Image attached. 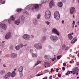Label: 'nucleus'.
I'll list each match as a JSON object with an SVG mask.
<instances>
[{
    "mask_svg": "<svg viewBox=\"0 0 79 79\" xmlns=\"http://www.w3.org/2000/svg\"><path fill=\"white\" fill-rule=\"evenodd\" d=\"M54 17L56 19H60V15L59 12L56 11L54 14Z\"/></svg>",
    "mask_w": 79,
    "mask_h": 79,
    "instance_id": "1",
    "label": "nucleus"
},
{
    "mask_svg": "<svg viewBox=\"0 0 79 79\" xmlns=\"http://www.w3.org/2000/svg\"><path fill=\"white\" fill-rule=\"evenodd\" d=\"M34 47L38 50H39V49H41L42 48V45L40 43H37L35 44Z\"/></svg>",
    "mask_w": 79,
    "mask_h": 79,
    "instance_id": "2",
    "label": "nucleus"
},
{
    "mask_svg": "<svg viewBox=\"0 0 79 79\" xmlns=\"http://www.w3.org/2000/svg\"><path fill=\"white\" fill-rule=\"evenodd\" d=\"M35 10L36 11H38L40 10V7L39 6L38 4H34L33 7L32 8V10Z\"/></svg>",
    "mask_w": 79,
    "mask_h": 79,
    "instance_id": "3",
    "label": "nucleus"
},
{
    "mask_svg": "<svg viewBox=\"0 0 79 79\" xmlns=\"http://www.w3.org/2000/svg\"><path fill=\"white\" fill-rule=\"evenodd\" d=\"M51 16V12L49 11H47L45 13V18L47 19H49Z\"/></svg>",
    "mask_w": 79,
    "mask_h": 79,
    "instance_id": "4",
    "label": "nucleus"
},
{
    "mask_svg": "<svg viewBox=\"0 0 79 79\" xmlns=\"http://www.w3.org/2000/svg\"><path fill=\"white\" fill-rule=\"evenodd\" d=\"M79 69L77 67H75L74 68L73 70V74L74 75L75 74H76L77 73H78L79 72Z\"/></svg>",
    "mask_w": 79,
    "mask_h": 79,
    "instance_id": "5",
    "label": "nucleus"
},
{
    "mask_svg": "<svg viewBox=\"0 0 79 79\" xmlns=\"http://www.w3.org/2000/svg\"><path fill=\"white\" fill-rule=\"evenodd\" d=\"M11 37V33L9 32L7 33L6 35L5 38L6 39H9L10 37Z\"/></svg>",
    "mask_w": 79,
    "mask_h": 79,
    "instance_id": "6",
    "label": "nucleus"
},
{
    "mask_svg": "<svg viewBox=\"0 0 79 79\" xmlns=\"http://www.w3.org/2000/svg\"><path fill=\"white\" fill-rule=\"evenodd\" d=\"M15 19V17H13V16H11L10 17V19L8 20V22L9 24H11V21H14Z\"/></svg>",
    "mask_w": 79,
    "mask_h": 79,
    "instance_id": "7",
    "label": "nucleus"
},
{
    "mask_svg": "<svg viewBox=\"0 0 79 79\" xmlns=\"http://www.w3.org/2000/svg\"><path fill=\"white\" fill-rule=\"evenodd\" d=\"M10 76H11V73L9 72L4 75V79H7L8 77H10Z\"/></svg>",
    "mask_w": 79,
    "mask_h": 79,
    "instance_id": "8",
    "label": "nucleus"
},
{
    "mask_svg": "<svg viewBox=\"0 0 79 79\" xmlns=\"http://www.w3.org/2000/svg\"><path fill=\"white\" fill-rule=\"evenodd\" d=\"M52 32L53 33H54V34H57V35H60V32L58 31H57V30L55 28H53L52 29Z\"/></svg>",
    "mask_w": 79,
    "mask_h": 79,
    "instance_id": "9",
    "label": "nucleus"
},
{
    "mask_svg": "<svg viewBox=\"0 0 79 79\" xmlns=\"http://www.w3.org/2000/svg\"><path fill=\"white\" fill-rule=\"evenodd\" d=\"M1 27L3 29L6 30V25L5 24V23H1L0 25Z\"/></svg>",
    "mask_w": 79,
    "mask_h": 79,
    "instance_id": "10",
    "label": "nucleus"
},
{
    "mask_svg": "<svg viewBox=\"0 0 79 79\" xmlns=\"http://www.w3.org/2000/svg\"><path fill=\"white\" fill-rule=\"evenodd\" d=\"M70 12L71 14H73V13H74L76 12V10L75 9V8L73 7H72L70 10Z\"/></svg>",
    "mask_w": 79,
    "mask_h": 79,
    "instance_id": "11",
    "label": "nucleus"
},
{
    "mask_svg": "<svg viewBox=\"0 0 79 79\" xmlns=\"http://www.w3.org/2000/svg\"><path fill=\"white\" fill-rule=\"evenodd\" d=\"M20 45V46L18 45V46H17L15 47V48H16V50H19L20 49V47H21V48H22V47H23V46H26V45H24L23 46L22 44H21Z\"/></svg>",
    "mask_w": 79,
    "mask_h": 79,
    "instance_id": "12",
    "label": "nucleus"
},
{
    "mask_svg": "<svg viewBox=\"0 0 79 79\" xmlns=\"http://www.w3.org/2000/svg\"><path fill=\"white\" fill-rule=\"evenodd\" d=\"M30 38V36H29V35H27V34H25L23 36V38L25 39V40H27V39H29Z\"/></svg>",
    "mask_w": 79,
    "mask_h": 79,
    "instance_id": "13",
    "label": "nucleus"
},
{
    "mask_svg": "<svg viewBox=\"0 0 79 79\" xmlns=\"http://www.w3.org/2000/svg\"><path fill=\"white\" fill-rule=\"evenodd\" d=\"M54 6H55V4H54V2H53V1L52 0L49 3V7L50 8H52Z\"/></svg>",
    "mask_w": 79,
    "mask_h": 79,
    "instance_id": "14",
    "label": "nucleus"
},
{
    "mask_svg": "<svg viewBox=\"0 0 79 79\" xmlns=\"http://www.w3.org/2000/svg\"><path fill=\"white\" fill-rule=\"evenodd\" d=\"M51 38H52L53 41L54 40H58V38L56 37V36H55L54 37L53 36H51Z\"/></svg>",
    "mask_w": 79,
    "mask_h": 79,
    "instance_id": "15",
    "label": "nucleus"
},
{
    "mask_svg": "<svg viewBox=\"0 0 79 79\" xmlns=\"http://www.w3.org/2000/svg\"><path fill=\"white\" fill-rule=\"evenodd\" d=\"M71 35H72V33H70L68 35V38L69 39H70V40H71V39L73 38V37Z\"/></svg>",
    "mask_w": 79,
    "mask_h": 79,
    "instance_id": "16",
    "label": "nucleus"
},
{
    "mask_svg": "<svg viewBox=\"0 0 79 79\" xmlns=\"http://www.w3.org/2000/svg\"><path fill=\"white\" fill-rule=\"evenodd\" d=\"M15 23L17 24V25H19V23H20V20H17L15 21Z\"/></svg>",
    "mask_w": 79,
    "mask_h": 79,
    "instance_id": "17",
    "label": "nucleus"
},
{
    "mask_svg": "<svg viewBox=\"0 0 79 79\" xmlns=\"http://www.w3.org/2000/svg\"><path fill=\"white\" fill-rule=\"evenodd\" d=\"M19 72H23V67H20L19 69Z\"/></svg>",
    "mask_w": 79,
    "mask_h": 79,
    "instance_id": "18",
    "label": "nucleus"
},
{
    "mask_svg": "<svg viewBox=\"0 0 79 79\" xmlns=\"http://www.w3.org/2000/svg\"><path fill=\"white\" fill-rule=\"evenodd\" d=\"M57 5L59 7H62L63 6V3H62V2H59Z\"/></svg>",
    "mask_w": 79,
    "mask_h": 79,
    "instance_id": "19",
    "label": "nucleus"
},
{
    "mask_svg": "<svg viewBox=\"0 0 79 79\" xmlns=\"http://www.w3.org/2000/svg\"><path fill=\"white\" fill-rule=\"evenodd\" d=\"M15 75H16V72H15V71H13L12 73L11 77H15Z\"/></svg>",
    "mask_w": 79,
    "mask_h": 79,
    "instance_id": "20",
    "label": "nucleus"
},
{
    "mask_svg": "<svg viewBox=\"0 0 79 79\" xmlns=\"http://www.w3.org/2000/svg\"><path fill=\"white\" fill-rule=\"evenodd\" d=\"M16 56H17L16 54L14 53H12V54H11V57L13 58H15V57H16Z\"/></svg>",
    "mask_w": 79,
    "mask_h": 79,
    "instance_id": "21",
    "label": "nucleus"
},
{
    "mask_svg": "<svg viewBox=\"0 0 79 79\" xmlns=\"http://www.w3.org/2000/svg\"><path fill=\"white\" fill-rule=\"evenodd\" d=\"M76 41H77V40L76 38H74L73 40L72 41V44H73V43H75L76 42Z\"/></svg>",
    "mask_w": 79,
    "mask_h": 79,
    "instance_id": "22",
    "label": "nucleus"
},
{
    "mask_svg": "<svg viewBox=\"0 0 79 79\" xmlns=\"http://www.w3.org/2000/svg\"><path fill=\"white\" fill-rule=\"evenodd\" d=\"M65 48H66V45L64 44H63L62 47V49L63 50L65 49Z\"/></svg>",
    "mask_w": 79,
    "mask_h": 79,
    "instance_id": "23",
    "label": "nucleus"
},
{
    "mask_svg": "<svg viewBox=\"0 0 79 79\" xmlns=\"http://www.w3.org/2000/svg\"><path fill=\"white\" fill-rule=\"evenodd\" d=\"M73 73V71H69L67 72L66 73V75H69V74H71Z\"/></svg>",
    "mask_w": 79,
    "mask_h": 79,
    "instance_id": "24",
    "label": "nucleus"
},
{
    "mask_svg": "<svg viewBox=\"0 0 79 79\" xmlns=\"http://www.w3.org/2000/svg\"><path fill=\"white\" fill-rule=\"evenodd\" d=\"M21 11H22V9L21 8L18 9L17 10V12H18V13H19V12H21Z\"/></svg>",
    "mask_w": 79,
    "mask_h": 79,
    "instance_id": "25",
    "label": "nucleus"
},
{
    "mask_svg": "<svg viewBox=\"0 0 79 79\" xmlns=\"http://www.w3.org/2000/svg\"><path fill=\"white\" fill-rule=\"evenodd\" d=\"M41 62H42V61H41L40 60L38 61L37 63V64H35V66H37V65H38V64H39V63H41Z\"/></svg>",
    "mask_w": 79,
    "mask_h": 79,
    "instance_id": "26",
    "label": "nucleus"
},
{
    "mask_svg": "<svg viewBox=\"0 0 79 79\" xmlns=\"http://www.w3.org/2000/svg\"><path fill=\"white\" fill-rule=\"evenodd\" d=\"M32 56L33 57H37V55L35 54H32Z\"/></svg>",
    "mask_w": 79,
    "mask_h": 79,
    "instance_id": "27",
    "label": "nucleus"
},
{
    "mask_svg": "<svg viewBox=\"0 0 79 79\" xmlns=\"http://www.w3.org/2000/svg\"><path fill=\"white\" fill-rule=\"evenodd\" d=\"M61 56H62L61 55L57 56V59L58 60H59V59H60Z\"/></svg>",
    "mask_w": 79,
    "mask_h": 79,
    "instance_id": "28",
    "label": "nucleus"
},
{
    "mask_svg": "<svg viewBox=\"0 0 79 79\" xmlns=\"http://www.w3.org/2000/svg\"><path fill=\"white\" fill-rule=\"evenodd\" d=\"M5 73V72L4 70H2L0 72L1 74H3Z\"/></svg>",
    "mask_w": 79,
    "mask_h": 79,
    "instance_id": "29",
    "label": "nucleus"
},
{
    "mask_svg": "<svg viewBox=\"0 0 79 79\" xmlns=\"http://www.w3.org/2000/svg\"><path fill=\"white\" fill-rule=\"evenodd\" d=\"M37 21L36 20H34V23L35 25H36V24H37Z\"/></svg>",
    "mask_w": 79,
    "mask_h": 79,
    "instance_id": "30",
    "label": "nucleus"
},
{
    "mask_svg": "<svg viewBox=\"0 0 79 79\" xmlns=\"http://www.w3.org/2000/svg\"><path fill=\"white\" fill-rule=\"evenodd\" d=\"M40 14H38V15L37 19H39L40 18Z\"/></svg>",
    "mask_w": 79,
    "mask_h": 79,
    "instance_id": "31",
    "label": "nucleus"
},
{
    "mask_svg": "<svg viewBox=\"0 0 79 79\" xmlns=\"http://www.w3.org/2000/svg\"><path fill=\"white\" fill-rule=\"evenodd\" d=\"M45 39H46V37H44L42 39V40L44 41L45 40Z\"/></svg>",
    "mask_w": 79,
    "mask_h": 79,
    "instance_id": "32",
    "label": "nucleus"
},
{
    "mask_svg": "<svg viewBox=\"0 0 79 79\" xmlns=\"http://www.w3.org/2000/svg\"><path fill=\"white\" fill-rule=\"evenodd\" d=\"M57 76H58V77H61V74L60 73H58L57 75Z\"/></svg>",
    "mask_w": 79,
    "mask_h": 79,
    "instance_id": "33",
    "label": "nucleus"
},
{
    "mask_svg": "<svg viewBox=\"0 0 79 79\" xmlns=\"http://www.w3.org/2000/svg\"><path fill=\"white\" fill-rule=\"evenodd\" d=\"M56 57H55L54 58L52 59V61H55V60H56Z\"/></svg>",
    "mask_w": 79,
    "mask_h": 79,
    "instance_id": "34",
    "label": "nucleus"
},
{
    "mask_svg": "<svg viewBox=\"0 0 79 79\" xmlns=\"http://www.w3.org/2000/svg\"><path fill=\"white\" fill-rule=\"evenodd\" d=\"M45 23L48 25H49V24H50V22H48V21L46 22Z\"/></svg>",
    "mask_w": 79,
    "mask_h": 79,
    "instance_id": "35",
    "label": "nucleus"
},
{
    "mask_svg": "<svg viewBox=\"0 0 79 79\" xmlns=\"http://www.w3.org/2000/svg\"><path fill=\"white\" fill-rule=\"evenodd\" d=\"M22 17L20 18V19H24V16L23 15H22Z\"/></svg>",
    "mask_w": 79,
    "mask_h": 79,
    "instance_id": "36",
    "label": "nucleus"
},
{
    "mask_svg": "<svg viewBox=\"0 0 79 79\" xmlns=\"http://www.w3.org/2000/svg\"><path fill=\"white\" fill-rule=\"evenodd\" d=\"M53 72L55 71V70H53V69H51V72L52 73V72H53Z\"/></svg>",
    "mask_w": 79,
    "mask_h": 79,
    "instance_id": "37",
    "label": "nucleus"
},
{
    "mask_svg": "<svg viewBox=\"0 0 79 79\" xmlns=\"http://www.w3.org/2000/svg\"><path fill=\"white\" fill-rule=\"evenodd\" d=\"M23 76V73H21L20 74V77H22Z\"/></svg>",
    "mask_w": 79,
    "mask_h": 79,
    "instance_id": "38",
    "label": "nucleus"
},
{
    "mask_svg": "<svg viewBox=\"0 0 79 79\" xmlns=\"http://www.w3.org/2000/svg\"><path fill=\"white\" fill-rule=\"evenodd\" d=\"M62 69L63 71H65V68H64V67H62Z\"/></svg>",
    "mask_w": 79,
    "mask_h": 79,
    "instance_id": "39",
    "label": "nucleus"
},
{
    "mask_svg": "<svg viewBox=\"0 0 79 79\" xmlns=\"http://www.w3.org/2000/svg\"><path fill=\"white\" fill-rule=\"evenodd\" d=\"M63 66H66V64L65 63H64Z\"/></svg>",
    "mask_w": 79,
    "mask_h": 79,
    "instance_id": "40",
    "label": "nucleus"
},
{
    "mask_svg": "<svg viewBox=\"0 0 79 79\" xmlns=\"http://www.w3.org/2000/svg\"><path fill=\"white\" fill-rule=\"evenodd\" d=\"M52 76H50V77H49V79H52Z\"/></svg>",
    "mask_w": 79,
    "mask_h": 79,
    "instance_id": "41",
    "label": "nucleus"
},
{
    "mask_svg": "<svg viewBox=\"0 0 79 79\" xmlns=\"http://www.w3.org/2000/svg\"><path fill=\"white\" fill-rule=\"evenodd\" d=\"M73 25H74L75 24V21H73Z\"/></svg>",
    "mask_w": 79,
    "mask_h": 79,
    "instance_id": "42",
    "label": "nucleus"
},
{
    "mask_svg": "<svg viewBox=\"0 0 79 79\" xmlns=\"http://www.w3.org/2000/svg\"><path fill=\"white\" fill-rule=\"evenodd\" d=\"M56 72H57V73H58V70H59V69H56Z\"/></svg>",
    "mask_w": 79,
    "mask_h": 79,
    "instance_id": "43",
    "label": "nucleus"
},
{
    "mask_svg": "<svg viewBox=\"0 0 79 79\" xmlns=\"http://www.w3.org/2000/svg\"><path fill=\"white\" fill-rule=\"evenodd\" d=\"M41 75H40V74H37V76H41Z\"/></svg>",
    "mask_w": 79,
    "mask_h": 79,
    "instance_id": "44",
    "label": "nucleus"
},
{
    "mask_svg": "<svg viewBox=\"0 0 79 79\" xmlns=\"http://www.w3.org/2000/svg\"><path fill=\"white\" fill-rule=\"evenodd\" d=\"M43 79H47V77H45Z\"/></svg>",
    "mask_w": 79,
    "mask_h": 79,
    "instance_id": "45",
    "label": "nucleus"
},
{
    "mask_svg": "<svg viewBox=\"0 0 79 79\" xmlns=\"http://www.w3.org/2000/svg\"><path fill=\"white\" fill-rule=\"evenodd\" d=\"M45 58H46V57H47V55H45L44 56Z\"/></svg>",
    "mask_w": 79,
    "mask_h": 79,
    "instance_id": "46",
    "label": "nucleus"
},
{
    "mask_svg": "<svg viewBox=\"0 0 79 79\" xmlns=\"http://www.w3.org/2000/svg\"><path fill=\"white\" fill-rule=\"evenodd\" d=\"M3 66L4 67H6V66H5V64H4L3 65Z\"/></svg>",
    "mask_w": 79,
    "mask_h": 79,
    "instance_id": "47",
    "label": "nucleus"
},
{
    "mask_svg": "<svg viewBox=\"0 0 79 79\" xmlns=\"http://www.w3.org/2000/svg\"><path fill=\"white\" fill-rule=\"evenodd\" d=\"M25 13H26V14H27V15H28V12H25Z\"/></svg>",
    "mask_w": 79,
    "mask_h": 79,
    "instance_id": "48",
    "label": "nucleus"
},
{
    "mask_svg": "<svg viewBox=\"0 0 79 79\" xmlns=\"http://www.w3.org/2000/svg\"><path fill=\"white\" fill-rule=\"evenodd\" d=\"M70 63H73V62L71 61H70Z\"/></svg>",
    "mask_w": 79,
    "mask_h": 79,
    "instance_id": "49",
    "label": "nucleus"
},
{
    "mask_svg": "<svg viewBox=\"0 0 79 79\" xmlns=\"http://www.w3.org/2000/svg\"><path fill=\"white\" fill-rule=\"evenodd\" d=\"M64 20H63L62 21V23L63 24V23H64Z\"/></svg>",
    "mask_w": 79,
    "mask_h": 79,
    "instance_id": "50",
    "label": "nucleus"
},
{
    "mask_svg": "<svg viewBox=\"0 0 79 79\" xmlns=\"http://www.w3.org/2000/svg\"><path fill=\"white\" fill-rule=\"evenodd\" d=\"M74 17H75V16H74V15H73V18H74Z\"/></svg>",
    "mask_w": 79,
    "mask_h": 79,
    "instance_id": "51",
    "label": "nucleus"
},
{
    "mask_svg": "<svg viewBox=\"0 0 79 79\" xmlns=\"http://www.w3.org/2000/svg\"><path fill=\"white\" fill-rule=\"evenodd\" d=\"M59 78L58 77H57L55 79H59Z\"/></svg>",
    "mask_w": 79,
    "mask_h": 79,
    "instance_id": "52",
    "label": "nucleus"
},
{
    "mask_svg": "<svg viewBox=\"0 0 79 79\" xmlns=\"http://www.w3.org/2000/svg\"><path fill=\"white\" fill-rule=\"evenodd\" d=\"M78 73H77L76 74V75H78Z\"/></svg>",
    "mask_w": 79,
    "mask_h": 79,
    "instance_id": "53",
    "label": "nucleus"
},
{
    "mask_svg": "<svg viewBox=\"0 0 79 79\" xmlns=\"http://www.w3.org/2000/svg\"><path fill=\"white\" fill-rule=\"evenodd\" d=\"M78 56L79 57V54H78Z\"/></svg>",
    "mask_w": 79,
    "mask_h": 79,
    "instance_id": "54",
    "label": "nucleus"
},
{
    "mask_svg": "<svg viewBox=\"0 0 79 79\" xmlns=\"http://www.w3.org/2000/svg\"><path fill=\"white\" fill-rule=\"evenodd\" d=\"M77 52H76V54H77Z\"/></svg>",
    "mask_w": 79,
    "mask_h": 79,
    "instance_id": "55",
    "label": "nucleus"
},
{
    "mask_svg": "<svg viewBox=\"0 0 79 79\" xmlns=\"http://www.w3.org/2000/svg\"><path fill=\"white\" fill-rule=\"evenodd\" d=\"M16 69H14V71H16Z\"/></svg>",
    "mask_w": 79,
    "mask_h": 79,
    "instance_id": "56",
    "label": "nucleus"
},
{
    "mask_svg": "<svg viewBox=\"0 0 79 79\" xmlns=\"http://www.w3.org/2000/svg\"><path fill=\"white\" fill-rule=\"evenodd\" d=\"M3 3H5V2H3V3H2V4H3Z\"/></svg>",
    "mask_w": 79,
    "mask_h": 79,
    "instance_id": "57",
    "label": "nucleus"
},
{
    "mask_svg": "<svg viewBox=\"0 0 79 79\" xmlns=\"http://www.w3.org/2000/svg\"><path fill=\"white\" fill-rule=\"evenodd\" d=\"M0 2H2V0H0Z\"/></svg>",
    "mask_w": 79,
    "mask_h": 79,
    "instance_id": "58",
    "label": "nucleus"
},
{
    "mask_svg": "<svg viewBox=\"0 0 79 79\" xmlns=\"http://www.w3.org/2000/svg\"><path fill=\"white\" fill-rule=\"evenodd\" d=\"M73 27H74V25H73Z\"/></svg>",
    "mask_w": 79,
    "mask_h": 79,
    "instance_id": "59",
    "label": "nucleus"
},
{
    "mask_svg": "<svg viewBox=\"0 0 79 79\" xmlns=\"http://www.w3.org/2000/svg\"><path fill=\"white\" fill-rule=\"evenodd\" d=\"M72 35H73V34H74V33H72Z\"/></svg>",
    "mask_w": 79,
    "mask_h": 79,
    "instance_id": "60",
    "label": "nucleus"
},
{
    "mask_svg": "<svg viewBox=\"0 0 79 79\" xmlns=\"http://www.w3.org/2000/svg\"><path fill=\"white\" fill-rule=\"evenodd\" d=\"M75 27H77V25H76V26H75Z\"/></svg>",
    "mask_w": 79,
    "mask_h": 79,
    "instance_id": "61",
    "label": "nucleus"
},
{
    "mask_svg": "<svg viewBox=\"0 0 79 79\" xmlns=\"http://www.w3.org/2000/svg\"><path fill=\"white\" fill-rule=\"evenodd\" d=\"M2 51H0V53H1Z\"/></svg>",
    "mask_w": 79,
    "mask_h": 79,
    "instance_id": "62",
    "label": "nucleus"
},
{
    "mask_svg": "<svg viewBox=\"0 0 79 79\" xmlns=\"http://www.w3.org/2000/svg\"><path fill=\"white\" fill-rule=\"evenodd\" d=\"M77 79H79V77H77Z\"/></svg>",
    "mask_w": 79,
    "mask_h": 79,
    "instance_id": "63",
    "label": "nucleus"
},
{
    "mask_svg": "<svg viewBox=\"0 0 79 79\" xmlns=\"http://www.w3.org/2000/svg\"><path fill=\"white\" fill-rule=\"evenodd\" d=\"M71 61H73V59H72V60H71Z\"/></svg>",
    "mask_w": 79,
    "mask_h": 79,
    "instance_id": "64",
    "label": "nucleus"
}]
</instances>
